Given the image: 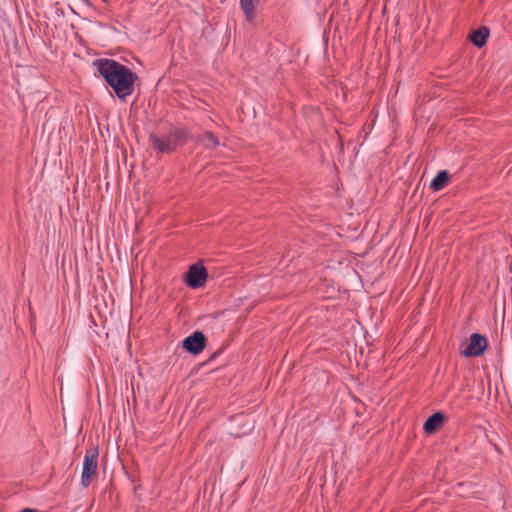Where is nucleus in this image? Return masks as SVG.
I'll return each mask as SVG.
<instances>
[{
    "instance_id": "obj_11",
    "label": "nucleus",
    "mask_w": 512,
    "mask_h": 512,
    "mask_svg": "<svg viewBox=\"0 0 512 512\" xmlns=\"http://www.w3.org/2000/svg\"><path fill=\"white\" fill-rule=\"evenodd\" d=\"M449 174L447 171L443 170L437 173V175L431 180L430 188L434 191L442 190L448 183Z\"/></svg>"
},
{
    "instance_id": "obj_2",
    "label": "nucleus",
    "mask_w": 512,
    "mask_h": 512,
    "mask_svg": "<svg viewBox=\"0 0 512 512\" xmlns=\"http://www.w3.org/2000/svg\"><path fill=\"white\" fill-rule=\"evenodd\" d=\"M189 139L186 128H175L166 135L152 136L151 140L155 148L161 153H170L177 146L185 144Z\"/></svg>"
},
{
    "instance_id": "obj_4",
    "label": "nucleus",
    "mask_w": 512,
    "mask_h": 512,
    "mask_svg": "<svg viewBox=\"0 0 512 512\" xmlns=\"http://www.w3.org/2000/svg\"><path fill=\"white\" fill-rule=\"evenodd\" d=\"M98 469V449L95 448L93 450L88 451L83 460V469L81 475V484L84 487H88L94 476L97 473Z\"/></svg>"
},
{
    "instance_id": "obj_12",
    "label": "nucleus",
    "mask_w": 512,
    "mask_h": 512,
    "mask_svg": "<svg viewBox=\"0 0 512 512\" xmlns=\"http://www.w3.org/2000/svg\"><path fill=\"white\" fill-rule=\"evenodd\" d=\"M22 512H37V511L34 509L26 508V509H23Z\"/></svg>"
},
{
    "instance_id": "obj_6",
    "label": "nucleus",
    "mask_w": 512,
    "mask_h": 512,
    "mask_svg": "<svg viewBox=\"0 0 512 512\" xmlns=\"http://www.w3.org/2000/svg\"><path fill=\"white\" fill-rule=\"evenodd\" d=\"M205 347V336L202 332L196 331L186 337L183 341V348L194 355L199 354Z\"/></svg>"
},
{
    "instance_id": "obj_10",
    "label": "nucleus",
    "mask_w": 512,
    "mask_h": 512,
    "mask_svg": "<svg viewBox=\"0 0 512 512\" xmlns=\"http://www.w3.org/2000/svg\"><path fill=\"white\" fill-rule=\"evenodd\" d=\"M489 34L490 32L488 28L481 27L478 30L472 32V34L470 35V41L476 47L481 48L486 44Z\"/></svg>"
},
{
    "instance_id": "obj_3",
    "label": "nucleus",
    "mask_w": 512,
    "mask_h": 512,
    "mask_svg": "<svg viewBox=\"0 0 512 512\" xmlns=\"http://www.w3.org/2000/svg\"><path fill=\"white\" fill-rule=\"evenodd\" d=\"M487 347L486 337L480 333H473L469 341L462 345L460 353L465 357H479L484 354Z\"/></svg>"
},
{
    "instance_id": "obj_8",
    "label": "nucleus",
    "mask_w": 512,
    "mask_h": 512,
    "mask_svg": "<svg viewBox=\"0 0 512 512\" xmlns=\"http://www.w3.org/2000/svg\"><path fill=\"white\" fill-rule=\"evenodd\" d=\"M259 0H240V7L246 20L252 23L256 18V5Z\"/></svg>"
},
{
    "instance_id": "obj_9",
    "label": "nucleus",
    "mask_w": 512,
    "mask_h": 512,
    "mask_svg": "<svg viewBox=\"0 0 512 512\" xmlns=\"http://www.w3.org/2000/svg\"><path fill=\"white\" fill-rule=\"evenodd\" d=\"M197 141L206 149H214L220 145L219 138L210 131H205L199 135Z\"/></svg>"
},
{
    "instance_id": "obj_5",
    "label": "nucleus",
    "mask_w": 512,
    "mask_h": 512,
    "mask_svg": "<svg viewBox=\"0 0 512 512\" xmlns=\"http://www.w3.org/2000/svg\"><path fill=\"white\" fill-rule=\"evenodd\" d=\"M208 277L206 268L201 264L191 265L186 276V284L195 289L204 286Z\"/></svg>"
},
{
    "instance_id": "obj_1",
    "label": "nucleus",
    "mask_w": 512,
    "mask_h": 512,
    "mask_svg": "<svg viewBox=\"0 0 512 512\" xmlns=\"http://www.w3.org/2000/svg\"><path fill=\"white\" fill-rule=\"evenodd\" d=\"M94 65L120 100L124 101L134 92L138 77L130 68L107 58L96 60Z\"/></svg>"
},
{
    "instance_id": "obj_7",
    "label": "nucleus",
    "mask_w": 512,
    "mask_h": 512,
    "mask_svg": "<svg viewBox=\"0 0 512 512\" xmlns=\"http://www.w3.org/2000/svg\"><path fill=\"white\" fill-rule=\"evenodd\" d=\"M444 421V415L441 412H435L425 421L423 429L427 434H433Z\"/></svg>"
}]
</instances>
